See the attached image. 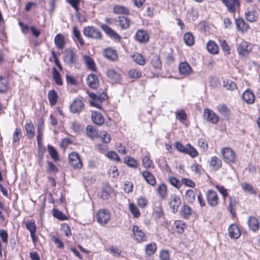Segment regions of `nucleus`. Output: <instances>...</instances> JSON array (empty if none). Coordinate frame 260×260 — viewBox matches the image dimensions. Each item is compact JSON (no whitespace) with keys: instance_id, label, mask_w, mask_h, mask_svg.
<instances>
[{"instance_id":"obj_1","label":"nucleus","mask_w":260,"mask_h":260,"mask_svg":"<svg viewBox=\"0 0 260 260\" xmlns=\"http://www.w3.org/2000/svg\"><path fill=\"white\" fill-rule=\"evenodd\" d=\"M221 154L223 160L228 164L236 162L237 157L235 152L230 147H224L221 149Z\"/></svg>"},{"instance_id":"obj_2","label":"nucleus","mask_w":260,"mask_h":260,"mask_svg":"<svg viewBox=\"0 0 260 260\" xmlns=\"http://www.w3.org/2000/svg\"><path fill=\"white\" fill-rule=\"evenodd\" d=\"M89 96L91 99L90 100L91 105L99 108H101V103L107 98V94L104 92L98 94L92 92L89 93Z\"/></svg>"},{"instance_id":"obj_3","label":"nucleus","mask_w":260,"mask_h":260,"mask_svg":"<svg viewBox=\"0 0 260 260\" xmlns=\"http://www.w3.org/2000/svg\"><path fill=\"white\" fill-rule=\"evenodd\" d=\"M83 32L85 36L89 38L101 39L102 38V35L100 31L93 26H87L85 27Z\"/></svg>"},{"instance_id":"obj_4","label":"nucleus","mask_w":260,"mask_h":260,"mask_svg":"<svg viewBox=\"0 0 260 260\" xmlns=\"http://www.w3.org/2000/svg\"><path fill=\"white\" fill-rule=\"evenodd\" d=\"M181 204V201L179 196L176 194L171 195L169 199V206L173 213H176L177 212Z\"/></svg>"},{"instance_id":"obj_5","label":"nucleus","mask_w":260,"mask_h":260,"mask_svg":"<svg viewBox=\"0 0 260 260\" xmlns=\"http://www.w3.org/2000/svg\"><path fill=\"white\" fill-rule=\"evenodd\" d=\"M63 59L69 64H75L78 60V55L73 49H69L65 50Z\"/></svg>"},{"instance_id":"obj_6","label":"nucleus","mask_w":260,"mask_h":260,"mask_svg":"<svg viewBox=\"0 0 260 260\" xmlns=\"http://www.w3.org/2000/svg\"><path fill=\"white\" fill-rule=\"evenodd\" d=\"M69 162L75 169H80L82 167V163L78 153L73 152L69 155Z\"/></svg>"},{"instance_id":"obj_7","label":"nucleus","mask_w":260,"mask_h":260,"mask_svg":"<svg viewBox=\"0 0 260 260\" xmlns=\"http://www.w3.org/2000/svg\"><path fill=\"white\" fill-rule=\"evenodd\" d=\"M206 200L209 206L214 207L218 204L219 199L216 192L212 190H209L206 193Z\"/></svg>"},{"instance_id":"obj_8","label":"nucleus","mask_w":260,"mask_h":260,"mask_svg":"<svg viewBox=\"0 0 260 260\" xmlns=\"http://www.w3.org/2000/svg\"><path fill=\"white\" fill-rule=\"evenodd\" d=\"M244 15L246 19L250 22H255L258 19V12L249 7L245 8Z\"/></svg>"},{"instance_id":"obj_9","label":"nucleus","mask_w":260,"mask_h":260,"mask_svg":"<svg viewBox=\"0 0 260 260\" xmlns=\"http://www.w3.org/2000/svg\"><path fill=\"white\" fill-rule=\"evenodd\" d=\"M132 231L134 236V239L138 242L145 241L146 236L145 234L137 225H133Z\"/></svg>"},{"instance_id":"obj_10","label":"nucleus","mask_w":260,"mask_h":260,"mask_svg":"<svg viewBox=\"0 0 260 260\" xmlns=\"http://www.w3.org/2000/svg\"><path fill=\"white\" fill-rule=\"evenodd\" d=\"M26 228L29 231L32 241L35 243L38 240L37 237L36 236L37 231V226L35 224V220L31 219L27 220L25 222Z\"/></svg>"},{"instance_id":"obj_11","label":"nucleus","mask_w":260,"mask_h":260,"mask_svg":"<svg viewBox=\"0 0 260 260\" xmlns=\"http://www.w3.org/2000/svg\"><path fill=\"white\" fill-rule=\"evenodd\" d=\"M98 221L101 224L107 223L110 219V215L109 211L106 209H102L99 211L96 214Z\"/></svg>"},{"instance_id":"obj_12","label":"nucleus","mask_w":260,"mask_h":260,"mask_svg":"<svg viewBox=\"0 0 260 260\" xmlns=\"http://www.w3.org/2000/svg\"><path fill=\"white\" fill-rule=\"evenodd\" d=\"M204 117L208 121L212 123H216L219 121L217 115L212 110L207 109L204 112Z\"/></svg>"},{"instance_id":"obj_13","label":"nucleus","mask_w":260,"mask_h":260,"mask_svg":"<svg viewBox=\"0 0 260 260\" xmlns=\"http://www.w3.org/2000/svg\"><path fill=\"white\" fill-rule=\"evenodd\" d=\"M226 6L228 10L231 13H235L236 8L240 5L238 0H221Z\"/></svg>"},{"instance_id":"obj_14","label":"nucleus","mask_w":260,"mask_h":260,"mask_svg":"<svg viewBox=\"0 0 260 260\" xmlns=\"http://www.w3.org/2000/svg\"><path fill=\"white\" fill-rule=\"evenodd\" d=\"M101 27L105 32V33L112 39H114L117 41H119L120 40L121 37L117 33H116V31H115L113 29H112L106 24H103L101 26Z\"/></svg>"},{"instance_id":"obj_15","label":"nucleus","mask_w":260,"mask_h":260,"mask_svg":"<svg viewBox=\"0 0 260 260\" xmlns=\"http://www.w3.org/2000/svg\"><path fill=\"white\" fill-rule=\"evenodd\" d=\"M228 231L229 236L231 239H237L241 235L239 228L236 224L230 225Z\"/></svg>"},{"instance_id":"obj_16","label":"nucleus","mask_w":260,"mask_h":260,"mask_svg":"<svg viewBox=\"0 0 260 260\" xmlns=\"http://www.w3.org/2000/svg\"><path fill=\"white\" fill-rule=\"evenodd\" d=\"M84 107V103L79 99L75 100L70 106L71 111L73 113L80 112Z\"/></svg>"},{"instance_id":"obj_17","label":"nucleus","mask_w":260,"mask_h":260,"mask_svg":"<svg viewBox=\"0 0 260 260\" xmlns=\"http://www.w3.org/2000/svg\"><path fill=\"white\" fill-rule=\"evenodd\" d=\"M179 71L182 75L188 76L192 72V70L187 62H182L179 65Z\"/></svg>"},{"instance_id":"obj_18","label":"nucleus","mask_w":260,"mask_h":260,"mask_svg":"<svg viewBox=\"0 0 260 260\" xmlns=\"http://www.w3.org/2000/svg\"><path fill=\"white\" fill-rule=\"evenodd\" d=\"M87 84L91 88L96 89L99 86V79L96 75L91 74L87 78Z\"/></svg>"},{"instance_id":"obj_19","label":"nucleus","mask_w":260,"mask_h":260,"mask_svg":"<svg viewBox=\"0 0 260 260\" xmlns=\"http://www.w3.org/2000/svg\"><path fill=\"white\" fill-rule=\"evenodd\" d=\"M103 54L106 58L112 61H115L118 59L116 51L110 48L105 49L103 52Z\"/></svg>"},{"instance_id":"obj_20","label":"nucleus","mask_w":260,"mask_h":260,"mask_svg":"<svg viewBox=\"0 0 260 260\" xmlns=\"http://www.w3.org/2000/svg\"><path fill=\"white\" fill-rule=\"evenodd\" d=\"M135 38L140 43H146L149 40V36L146 31L139 30L136 34Z\"/></svg>"},{"instance_id":"obj_21","label":"nucleus","mask_w":260,"mask_h":260,"mask_svg":"<svg viewBox=\"0 0 260 260\" xmlns=\"http://www.w3.org/2000/svg\"><path fill=\"white\" fill-rule=\"evenodd\" d=\"M247 223L250 230L253 232L257 231L259 228L258 220L253 216H250L248 219Z\"/></svg>"},{"instance_id":"obj_22","label":"nucleus","mask_w":260,"mask_h":260,"mask_svg":"<svg viewBox=\"0 0 260 260\" xmlns=\"http://www.w3.org/2000/svg\"><path fill=\"white\" fill-rule=\"evenodd\" d=\"M91 119L94 123L98 125H102L104 124L105 119L102 114L96 111L92 112L91 114Z\"/></svg>"},{"instance_id":"obj_23","label":"nucleus","mask_w":260,"mask_h":260,"mask_svg":"<svg viewBox=\"0 0 260 260\" xmlns=\"http://www.w3.org/2000/svg\"><path fill=\"white\" fill-rule=\"evenodd\" d=\"M107 76L109 78L110 82L112 83L118 82L120 79V75L115 71L109 69L107 71Z\"/></svg>"},{"instance_id":"obj_24","label":"nucleus","mask_w":260,"mask_h":260,"mask_svg":"<svg viewBox=\"0 0 260 260\" xmlns=\"http://www.w3.org/2000/svg\"><path fill=\"white\" fill-rule=\"evenodd\" d=\"M250 51L248 43L244 41H242L237 47V51L240 55H245Z\"/></svg>"},{"instance_id":"obj_25","label":"nucleus","mask_w":260,"mask_h":260,"mask_svg":"<svg viewBox=\"0 0 260 260\" xmlns=\"http://www.w3.org/2000/svg\"><path fill=\"white\" fill-rule=\"evenodd\" d=\"M142 175L147 183L152 186L155 185L156 184V179L151 173L147 171H145L142 172Z\"/></svg>"},{"instance_id":"obj_26","label":"nucleus","mask_w":260,"mask_h":260,"mask_svg":"<svg viewBox=\"0 0 260 260\" xmlns=\"http://www.w3.org/2000/svg\"><path fill=\"white\" fill-rule=\"evenodd\" d=\"M235 21L238 30L242 32L247 31L248 30L249 27L243 19H236Z\"/></svg>"},{"instance_id":"obj_27","label":"nucleus","mask_w":260,"mask_h":260,"mask_svg":"<svg viewBox=\"0 0 260 260\" xmlns=\"http://www.w3.org/2000/svg\"><path fill=\"white\" fill-rule=\"evenodd\" d=\"M116 21L122 29H126L129 26V20L125 17H118Z\"/></svg>"},{"instance_id":"obj_28","label":"nucleus","mask_w":260,"mask_h":260,"mask_svg":"<svg viewBox=\"0 0 260 260\" xmlns=\"http://www.w3.org/2000/svg\"><path fill=\"white\" fill-rule=\"evenodd\" d=\"M242 97L247 104H252L254 101V95L249 90H245L243 93Z\"/></svg>"},{"instance_id":"obj_29","label":"nucleus","mask_w":260,"mask_h":260,"mask_svg":"<svg viewBox=\"0 0 260 260\" xmlns=\"http://www.w3.org/2000/svg\"><path fill=\"white\" fill-rule=\"evenodd\" d=\"M83 58L87 68L91 71H95L96 68L93 59L88 55H84Z\"/></svg>"},{"instance_id":"obj_30","label":"nucleus","mask_w":260,"mask_h":260,"mask_svg":"<svg viewBox=\"0 0 260 260\" xmlns=\"http://www.w3.org/2000/svg\"><path fill=\"white\" fill-rule=\"evenodd\" d=\"M73 32L75 38L74 40L78 41L81 46H84L85 44L84 42L77 26H75L73 27Z\"/></svg>"},{"instance_id":"obj_31","label":"nucleus","mask_w":260,"mask_h":260,"mask_svg":"<svg viewBox=\"0 0 260 260\" xmlns=\"http://www.w3.org/2000/svg\"><path fill=\"white\" fill-rule=\"evenodd\" d=\"M157 191L162 199H165L167 195V186L164 183H161L157 188Z\"/></svg>"},{"instance_id":"obj_32","label":"nucleus","mask_w":260,"mask_h":260,"mask_svg":"<svg viewBox=\"0 0 260 260\" xmlns=\"http://www.w3.org/2000/svg\"><path fill=\"white\" fill-rule=\"evenodd\" d=\"M54 43L58 48H63L65 45L63 37L60 34H57L54 38Z\"/></svg>"},{"instance_id":"obj_33","label":"nucleus","mask_w":260,"mask_h":260,"mask_svg":"<svg viewBox=\"0 0 260 260\" xmlns=\"http://www.w3.org/2000/svg\"><path fill=\"white\" fill-rule=\"evenodd\" d=\"M181 215L185 219L188 218L191 214V208L186 205H184L181 208L180 210Z\"/></svg>"},{"instance_id":"obj_34","label":"nucleus","mask_w":260,"mask_h":260,"mask_svg":"<svg viewBox=\"0 0 260 260\" xmlns=\"http://www.w3.org/2000/svg\"><path fill=\"white\" fill-rule=\"evenodd\" d=\"M86 134L87 136L93 139L98 137V132L97 130L91 125H88L86 127Z\"/></svg>"},{"instance_id":"obj_35","label":"nucleus","mask_w":260,"mask_h":260,"mask_svg":"<svg viewBox=\"0 0 260 260\" xmlns=\"http://www.w3.org/2000/svg\"><path fill=\"white\" fill-rule=\"evenodd\" d=\"M206 47L208 51L212 54H215L218 52V46L213 41H209Z\"/></svg>"},{"instance_id":"obj_36","label":"nucleus","mask_w":260,"mask_h":260,"mask_svg":"<svg viewBox=\"0 0 260 260\" xmlns=\"http://www.w3.org/2000/svg\"><path fill=\"white\" fill-rule=\"evenodd\" d=\"M151 63L154 69L159 70L161 69L162 62L159 55H154L151 59Z\"/></svg>"},{"instance_id":"obj_37","label":"nucleus","mask_w":260,"mask_h":260,"mask_svg":"<svg viewBox=\"0 0 260 260\" xmlns=\"http://www.w3.org/2000/svg\"><path fill=\"white\" fill-rule=\"evenodd\" d=\"M210 165L214 169L218 170L221 167L222 162L221 160L219 158H218L217 156H214L211 157Z\"/></svg>"},{"instance_id":"obj_38","label":"nucleus","mask_w":260,"mask_h":260,"mask_svg":"<svg viewBox=\"0 0 260 260\" xmlns=\"http://www.w3.org/2000/svg\"><path fill=\"white\" fill-rule=\"evenodd\" d=\"M196 194L194 191L192 189H188L186 190L185 194V199L188 203L192 204L195 201Z\"/></svg>"},{"instance_id":"obj_39","label":"nucleus","mask_w":260,"mask_h":260,"mask_svg":"<svg viewBox=\"0 0 260 260\" xmlns=\"http://www.w3.org/2000/svg\"><path fill=\"white\" fill-rule=\"evenodd\" d=\"M48 100L51 106L56 104L57 100V94L54 90H49L48 94Z\"/></svg>"},{"instance_id":"obj_40","label":"nucleus","mask_w":260,"mask_h":260,"mask_svg":"<svg viewBox=\"0 0 260 260\" xmlns=\"http://www.w3.org/2000/svg\"><path fill=\"white\" fill-rule=\"evenodd\" d=\"M185 154H188L191 157H196L198 155V151L190 144L185 145Z\"/></svg>"},{"instance_id":"obj_41","label":"nucleus","mask_w":260,"mask_h":260,"mask_svg":"<svg viewBox=\"0 0 260 260\" xmlns=\"http://www.w3.org/2000/svg\"><path fill=\"white\" fill-rule=\"evenodd\" d=\"M113 12L116 14H128L129 10L124 6L118 5L114 7Z\"/></svg>"},{"instance_id":"obj_42","label":"nucleus","mask_w":260,"mask_h":260,"mask_svg":"<svg viewBox=\"0 0 260 260\" xmlns=\"http://www.w3.org/2000/svg\"><path fill=\"white\" fill-rule=\"evenodd\" d=\"M48 152L51 157L55 161L59 160L58 154L55 149L51 145H48L47 146Z\"/></svg>"},{"instance_id":"obj_43","label":"nucleus","mask_w":260,"mask_h":260,"mask_svg":"<svg viewBox=\"0 0 260 260\" xmlns=\"http://www.w3.org/2000/svg\"><path fill=\"white\" fill-rule=\"evenodd\" d=\"M218 111L223 116H228L230 114V110L225 104H220L217 106Z\"/></svg>"},{"instance_id":"obj_44","label":"nucleus","mask_w":260,"mask_h":260,"mask_svg":"<svg viewBox=\"0 0 260 260\" xmlns=\"http://www.w3.org/2000/svg\"><path fill=\"white\" fill-rule=\"evenodd\" d=\"M183 40L188 46H192L194 44V37L190 32H186L184 35Z\"/></svg>"},{"instance_id":"obj_45","label":"nucleus","mask_w":260,"mask_h":260,"mask_svg":"<svg viewBox=\"0 0 260 260\" xmlns=\"http://www.w3.org/2000/svg\"><path fill=\"white\" fill-rule=\"evenodd\" d=\"M157 249L155 243H151L145 246V252L147 255H151L154 253Z\"/></svg>"},{"instance_id":"obj_46","label":"nucleus","mask_w":260,"mask_h":260,"mask_svg":"<svg viewBox=\"0 0 260 260\" xmlns=\"http://www.w3.org/2000/svg\"><path fill=\"white\" fill-rule=\"evenodd\" d=\"M8 88V83L6 78L0 76V93H5Z\"/></svg>"},{"instance_id":"obj_47","label":"nucleus","mask_w":260,"mask_h":260,"mask_svg":"<svg viewBox=\"0 0 260 260\" xmlns=\"http://www.w3.org/2000/svg\"><path fill=\"white\" fill-rule=\"evenodd\" d=\"M25 128L27 134L29 139H31L34 136V126L31 122L26 123L25 125Z\"/></svg>"},{"instance_id":"obj_48","label":"nucleus","mask_w":260,"mask_h":260,"mask_svg":"<svg viewBox=\"0 0 260 260\" xmlns=\"http://www.w3.org/2000/svg\"><path fill=\"white\" fill-rule=\"evenodd\" d=\"M52 76L56 84L58 85H62V82L60 78V75L55 68H53V69Z\"/></svg>"},{"instance_id":"obj_49","label":"nucleus","mask_w":260,"mask_h":260,"mask_svg":"<svg viewBox=\"0 0 260 260\" xmlns=\"http://www.w3.org/2000/svg\"><path fill=\"white\" fill-rule=\"evenodd\" d=\"M184 222L181 220H176L174 223V226L176 232L179 234H182L184 232Z\"/></svg>"},{"instance_id":"obj_50","label":"nucleus","mask_w":260,"mask_h":260,"mask_svg":"<svg viewBox=\"0 0 260 260\" xmlns=\"http://www.w3.org/2000/svg\"><path fill=\"white\" fill-rule=\"evenodd\" d=\"M134 60L138 64L143 66L145 64L146 61L144 57L139 53L135 54L133 55Z\"/></svg>"},{"instance_id":"obj_51","label":"nucleus","mask_w":260,"mask_h":260,"mask_svg":"<svg viewBox=\"0 0 260 260\" xmlns=\"http://www.w3.org/2000/svg\"><path fill=\"white\" fill-rule=\"evenodd\" d=\"M129 210L134 217L138 218L140 216V211L134 204L130 203L129 204Z\"/></svg>"},{"instance_id":"obj_52","label":"nucleus","mask_w":260,"mask_h":260,"mask_svg":"<svg viewBox=\"0 0 260 260\" xmlns=\"http://www.w3.org/2000/svg\"><path fill=\"white\" fill-rule=\"evenodd\" d=\"M230 204L228 209L233 216H234L236 215L235 208L237 204V201L235 199H232L231 197H230Z\"/></svg>"},{"instance_id":"obj_53","label":"nucleus","mask_w":260,"mask_h":260,"mask_svg":"<svg viewBox=\"0 0 260 260\" xmlns=\"http://www.w3.org/2000/svg\"><path fill=\"white\" fill-rule=\"evenodd\" d=\"M22 137V134L21 130L18 128L15 129V131L12 136L13 143H17L19 141Z\"/></svg>"},{"instance_id":"obj_54","label":"nucleus","mask_w":260,"mask_h":260,"mask_svg":"<svg viewBox=\"0 0 260 260\" xmlns=\"http://www.w3.org/2000/svg\"><path fill=\"white\" fill-rule=\"evenodd\" d=\"M124 161L129 167L136 168L138 166V164L136 160L129 156H126L124 158Z\"/></svg>"},{"instance_id":"obj_55","label":"nucleus","mask_w":260,"mask_h":260,"mask_svg":"<svg viewBox=\"0 0 260 260\" xmlns=\"http://www.w3.org/2000/svg\"><path fill=\"white\" fill-rule=\"evenodd\" d=\"M129 76L133 78H140L142 76V73L138 70L133 69L128 72Z\"/></svg>"},{"instance_id":"obj_56","label":"nucleus","mask_w":260,"mask_h":260,"mask_svg":"<svg viewBox=\"0 0 260 260\" xmlns=\"http://www.w3.org/2000/svg\"><path fill=\"white\" fill-rule=\"evenodd\" d=\"M155 12L154 7L149 5H146L144 15L148 17H152Z\"/></svg>"},{"instance_id":"obj_57","label":"nucleus","mask_w":260,"mask_h":260,"mask_svg":"<svg viewBox=\"0 0 260 260\" xmlns=\"http://www.w3.org/2000/svg\"><path fill=\"white\" fill-rule=\"evenodd\" d=\"M223 86L229 90H234L237 88L236 84L231 80H228L223 82Z\"/></svg>"},{"instance_id":"obj_58","label":"nucleus","mask_w":260,"mask_h":260,"mask_svg":"<svg viewBox=\"0 0 260 260\" xmlns=\"http://www.w3.org/2000/svg\"><path fill=\"white\" fill-rule=\"evenodd\" d=\"M53 215L54 217L60 220H63L67 219L66 215H64L61 212L56 209H54L53 210Z\"/></svg>"},{"instance_id":"obj_59","label":"nucleus","mask_w":260,"mask_h":260,"mask_svg":"<svg viewBox=\"0 0 260 260\" xmlns=\"http://www.w3.org/2000/svg\"><path fill=\"white\" fill-rule=\"evenodd\" d=\"M103 143H109L111 141L110 135L106 131H103L100 135Z\"/></svg>"},{"instance_id":"obj_60","label":"nucleus","mask_w":260,"mask_h":260,"mask_svg":"<svg viewBox=\"0 0 260 260\" xmlns=\"http://www.w3.org/2000/svg\"><path fill=\"white\" fill-rule=\"evenodd\" d=\"M60 230L64 233L66 236L70 237L71 235V230L68 224L65 223L61 224Z\"/></svg>"},{"instance_id":"obj_61","label":"nucleus","mask_w":260,"mask_h":260,"mask_svg":"<svg viewBox=\"0 0 260 260\" xmlns=\"http://www.w3.org/2000/svg\"><path fill=\"white\" fill-rule=\"evenodd\" d=\"M71 128L76 133H80L82 131L83 127L81 125L78 123L75 122H72L71 125Z\"/></svg>"},{"instance_id":"obj_62","label":"nucleus","mask_w":260,"mask_h":260,"mask_svg":"<svg viewBox=\"0 0 260 260\" xmlns=\"http://www.w3.org/2000/svg\"><path fill=\"white\" fill-rule=\"evenodd\" d=\"M170 183L177 188L180 187L181 184L179 181L175 177H171L168 178Z\"/></svg>"},{"instance_id":"obj_63","label":"nucleus","mask_w":260,"mask_h":260,"mask_svg":"<svg viewBox=\"0 0 260 260\" xmlns=\"http://www.w3.org/2000/svg\"><path fill=\"white\" fill-rule=\"evenodd\" d=\"M181 182L185 185L191 188H193L196 186L195 183L188 178H183L181 180Z\"/></svg>"},{"instance_id":"obj_64","label":"nucleus","mask_w":260,"mask_h":260,"mask_svg":"<svg viewBox=\"0 0 260 260\" xmlns=\"http://www.w3.org/2000/svg\"><path fill=\"white\" fill-rule=\"evenodd\" d=\"M143 165L146 168H149L151 167L152 161L150 160L149 157L145 156L142 159Z\"/></svg>"}]
</instances>
